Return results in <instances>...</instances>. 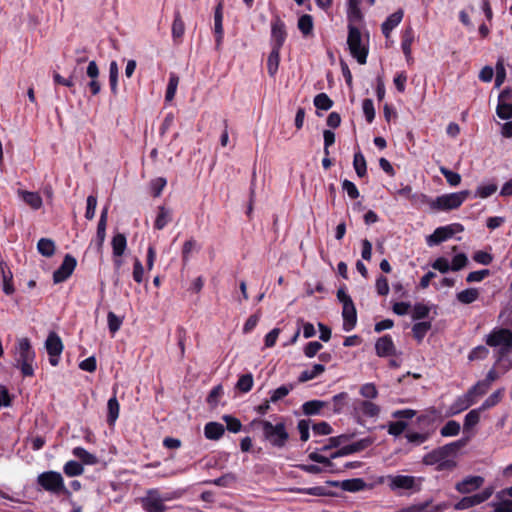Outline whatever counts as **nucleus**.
Listing matches in <instances>:
<instances>
[{
    "label": "nucleus",
    "instance_id": "nucleus-1",
    "mask_svg": "<svg viewBox=\"0 0 512 512\" xmlns=\"http://www.w3.org/2000/svg\"><path fill=\"white\" fill-rule=\"evenodd\" d=\"M499 318L506 327H495L485 337L488 346L497 348L498 353L512 352V310L503 311Z\"/></svg>",
    "mask_w": 512,
    "mask_h": 512
},
{
    "label": "nucleus",
    "instance_id": "nucleus-2",
    "mask_svg": "<svg viewBox=\"0 0 512 512\" xmlns=\"http://www.w3.org/2000/svg\"><path fill=\"white\" fill-rule=\"evenodd\" d=\"M461 446L460 442H453L439 447L423 457L425 465H436L438 471L452 470L456 467L454 456L458 448Z\"/></svg>",
    "mask_w": 512,
    "mask_h": 512
},
{
    "label": "nucleus",
    "instance_id": "nucleus-3",
    "mask_svg": "<svg viewBox=\"0 0 512 512\" xmlns=\"http://www.w3.org/2000/svg\"><path fill=\"white\" fill-rule=\"evenodd\" d=\"M487 393L486 384L476 383L465 394L457 397L449 408L450 415H456L475 404L480 397Z\"/></svg>",
    "mask_w": 512,
    "mask_h": 512
},
{
    "label": "nucleus",
    "instance_id": "nucleus-4",
    "mask_svg": "<svg viewBox=\"0 0 512 512\" xmlns=\"http://www.w3.org/2000/svg\"><path fill=\"white\" fill-rule=\"evenodd\" d=\"M35 360V352L33 351L30 341L27 338H21L16 346V366L21 369L24 376H32L34 374L33 363Z\"/></svg>",
    "mask_w": 512,
    "mask_h": 512
},
{
    "label": "nucleus",
    "instance_id": "nucleus-5",
    "mask_svg": "<svg viewBox=\"0 0 512 512\" xmlns=\"http://www.w3.org/2000/svg\"><path fill=\"white\" fill-rule=\"evenodd\" d=\"M386 484L390 490L402 494L405 492H418L421 488V479L410 475H388Z\"/></svg>",
    "mask_w": 512,
    "mask_h": 512
},
{
    "label": "nucleus",
    "instance_id": "nucleus-6",
    "mask_svg": "<svg viewBox=\"0 0 512 512\" xmlns=\"http://www.w3.org/2000/svg\"><path fill=\"white\" fill-rule=\"evenodd\" d=\"M262 426L264 437L269 443L278 448H282L285 446L289 434L286 431V427L284 423L272 424L269 421L262 420L259 422Z\"/></svg>",
    "mask_w": 512,
    "mask_h": 512
},
{
    "label": "nucleus",
    "instance_id": "nucleus-7",
    "mask_svg": "<svg viewBox=\"0 0 512 512\" xmlns=\"http://www.w3.org/2000/svg\"><path fill=\"white\" fill-rule=\"evenodd\" d=\"M347 44L351 55L359 64H365L368 55V48L362 40L361 33L354 25L349 24Z\"/></svg>",
    "mask_w": 512,
    "mask_h": 512
},
{
    "label": "nucleus",
    "instance_id": "nucleus-8",
    "mask_svg": "<svg viewBox=\"0 0 512 512\" xmlns=\"http://www.w3.org/2000/svg\"><path fill=\"white\" fill-rule=\"evenodd\" d=\"M470 192L468 190L444 194L438 196L430 204L431 208L437 210H452L460 207L462 203L467 199Z\"/></svg>",
    "mask_w": 512,
    "mask_h": 512
},
{
    "label": "nucleus",
    "instance_id": "nucleus-9",
    "mask_svg": "<svg viewBox=\"0 0 512 512\" xmlns=\"http://www.w3.org/2000/svg\"><path fill=\"white\" fill-rule=\"evenodd\" d=\"M37 482L43 489L54 494H62L68 492L64 485L63 477L59 472H43L38 476Z\"/></svg>",
    "mask_w": 512,
    "mask_h": 512
},
{
    "label": "nucleus",
    "instance_id": "nucleus-10",
    "mask_svg": "<svg viewBox=\"0 0 512 512\" xmlns=\"http://www.w3.org/2000/svg\"><path fill=\"white\" fill-rule=\"evenodd\" d=\"M461 231H463V227L460 224L438 227L431 235L426 238V242L429 246H434L451 238L455 233Z\"/></svg>",
    "mask_w": 512,
    "mask_h": 512
},
{
    "label": "nucleus",
    "instance_id": "nucleus-11",
    "mask_svg": "<svg viewBox=\"0 0 512 512\" xmlns=\"http://www.w3.org/2000/svg\"><path fill=\"white\" fill-rule=\"evenodd\" d=\"M45 347L49 354L50 364L52 366H57L59 363V357L63 351V343L60 337L56 333L51 332L45 341Z\"/></svg>",
    "mask_w": 512,
    "mask_h": 512
},
{
    "label": "nucleus",
    "instance_id": "nucleus-12",
    "mask_svg": "<svg viewBox=\"0 0 512 512\" xmlns=\"http://www.w3.org/2000/svg\"><path fill=\"white\" fill-rule=\"evenodd\" d=\"M353 413L357 418H373L379 415L380 407L369 400H356L353 403Z\"/></svg>",
    "mask_w": 512,
    "mask_h": 512
},
{
    "label": "nucleus",
    "instance_id": "nucleus-13",
    "mask_svg": "<svg viewBox=\"0 0 512 512\" xmlns=\"http://www.w3.org/2000/svg\"><path fill=\"white\" fill-rule=\"evenodd\" d=\"M491 495L492 491L490 489H485L480 493L463 497L459 502H457L454 505V509L460 511L479 505L484 501L488 500L491 497Z\"/></svg>",
    "mask_w": 512,
    "mask_h": 512
},
{
    "label": "nucleus",
    "instance_id": "nucleus-14",
    "mask_svg": "<svg viewBox=\"0 0 512 512\" xmlns=\"http://www.w3.org/2000/svg\"><path fill=\"white\" fill-rule=\"evenodd\" d=\"M76 264V259L73 256L67 254L64 257L61 266L53 274L54 282L61 283L65 281L67 278H69L70 275L73 273Z\"/></svg>",
    "mask_w": 512,
    "mask_h": 512
},
{
    "label": "nucleus",
    "instance_id": "nucleus-15",
    "mask_svg": "<svg viewBox=\"0 0 512 512\" xmlns=\"http://www.w3.org/2000/svg\"><path fill=\"white\" fill-rule=\"evenodd\" d=\"M373 443V440L371 438H363L359 441H356L350 445L343 446L338 451L331 454V458H337L341 456L350 455L356 452H360L367 447H369Z\"/></svg>",
    "mask_w": 512,
    "mask_h": 512
},
{
    "label": "nucleus",
    "instance_id": "nucleus-16",
    "mask_svg": "<svg viewBox=\"0 0 512 512\" xmlns=\"http://www.w3.org/2000/svg\"><path fill=\"white\" fill-rule=\"evenodd\" d=\"M484 479L481 476H468L455 486L462 494L471 493L482 486Z\"/></svg>",
    "mask_w": 512,
    "mask_h": 512
},
{
    "label": "nucleus",
    "instance_id": "nucleus-17",
    "mask_svg": "<svg viewBox=\"0 0 512 512\" xmlns=\"http://www.w3.org/2000/svg\"><path fill=\"white\" fill-rule=\"evenodd\" d=\"M376 354L379 357H388L395 354L396 349L392 338L389 335L380 337L375 343Z\"/></svg>",
    "mask_w": 512,
    "mask_h": 512
},
{
    "label": "nucleus",
    "instance_id": "nucleus-18",
    "mask_svg": "<svg viewBox=\"0 0 512 512\" xmlns=\"http://www.w3.org/2000/svg\"><path fill=\"white\" fill-rule=\"evenodd\" d=\"M143 507L147 512H164L166 507L156 492H149L143 499Z\"/></svg>",
    "mask_w": 512,
    "mask_h": 512
},
{
    "label": "nucleus",
    "instance_id": "nucleus-19",
    "mask_svg": "<svg viewBox=\"0 0 512 512\" xmlns=\"http://www.w3.org/2000/svg\"><path fill=\"white\" fill-rule=\"evenodd\" d=\"M223 2L219 1L214 13V32L216 36V45L219 47L223 40Z\"/></svg>",
    "mask_w": 512,
    "mask_h": 512
},
{
    "label": "nucleus",
    "instance_id": "nucleus-20",
    "mask_svg": "<svg viewBox=\"0 0 512 512\" xmlns=\"http://www.w3.org/2000/svg\"><path fill=\"white\" fill-rule=\"evenodd\" d=\"M271 35L272 48L281 49L286 38V32L285 26L280 20L274 21L272 23Z\"/></svg>",
    "mask_w": 512,
    "mask_h": 512
},
{
    "label": "nucleus",
    "instance_id": "nucleus-21",
    "mask_svg": "<svg viewBox=\"0 0 512 512\" xmlns=\"http://www.w3.org/2000/svg\"><path fill=\"white\" fill-rule=\"evenodd\" d=\"M86 74L91 81L88 83V86L93 95H97L101 90V85L98 81L99 76V68L95 61H90L88 67L86 69Z\"/></svg>",
    "mask_w": 512,
    "mask_h": 512
},
{
    "label": "nucleus",
    "instance_id": "nucleus-22",
    "mask_svg": "<svg viewBox=\"0 0 512 512\" xmlns=\"http://www.w3.org/2000/svg\"><path fill=\"white\" fill-rule=\"evenodd\" d=\"M342 316H343V329L345 331L352 330L355 327L356 321H357V315H356V309H355L354 303H350V304L348 303L343 306Z\"/></svg>",
    "mask_w": 512,
    "mask_h": 512
},
{
    "label": "nucleus",
    "instance_id": "nucleus-23",
    "mask_svg": "<svg viewBox=\"0 0 512 512\" xmlns=\"http://www.w3.org/2000/svg\"><path fill=\"white\" fill-rule=\"evenodd\" d=\"M18 195L32 209L38 210L42 207L43 201L37 192L19 190Z\"/></svg>",
    "mask_w": 512,
    "mask_h": 512
},
{
    "label": "nucleus",
    "instance_id": "nucleus-24",
    "mask_svg": "<svg viewBox=\"0 0 512 512\" xmlns=\"http://www.w3.org/2000/svg\"><path fill=\"white\" fill-rule=\"evenodd\" d=\"M403 18V11L401 9L397 10L393 14H391L382 24V32L385 37H389L391 31L399 25Z\"/></svg>",
    "mask_w": 512,
    "mask_h": 512
},
{
    "label": "nucleus",
    "instance_id": "nucleus-25",
    "mask_svg": "<svg viewBox=\"0 0 512 512\" xmlns=\"http://www.w3.org/2000/svg\"><path fill=\"white\" fill-rule=\"evenodd\" d=\"M414 40V34L411 28L405 30L402 38L401 48L405 55L406 61L411 64L413 62L412 57V43Z\"/></svg>",
    "mask_w": 512,
    "mask_h": 512
},
{
    "label": "nucleus",
    "instance_id": "nucleus-26",
    "mask_svg": "<svg viewBox=\"0 0 512 512\" xmlns=\"http://www.w3.org/2000/svg\"><path fill=\"white\" fill-rule=\"evenodd\" d=\"M496 113L501 119L512 118V103L508 102L506 95H499Z\"/></svg>",
    "mask_w": 512,
    "mask_h": 512
},
{
    "label": "nucleus",
    "instance_id": "nucleus-27",
    "mask_svg": "<svg viewBox=\"0 0 512 512\" xmlns=\"http://www.w3.org/2000/svg\"><path fill=\"white\" fill-rule=\"evenodd\" d=\"M360 3L361 0H348L347 17L351 25L360 22L362 19Z\"/></svg>",
    "mask_w": 512,
    "mask_h": 512
},
{
    "label": "nucleus",
    "instance_id": "nucleus-28",
    "mask_svg": "<svg viewBox=\"0 0 512 512\" xmlns=\"http://www.w3.org/2000/svg\"><path fill=\"white\" fill-rule=\"evenodd\" d=\"M111 245L113 256L122 257L127 247V240L125 235L122 233L115 234L112 238Z\"/></svg>",
    "mask_w": 512,
    "mask_h": 512
},
{
    "label": "nucleus",
    "instance_id": "nucleus-29",
    "mask_svg": "<svg viewBox=\"0 0 512 512\" xmlns=\"http://www.w3.org/2000/svg\"><path fill=\"white\" fill-rule=\"evenodd\" d=\"M224 433V427L217 422H209L204 427V434L207 439L217 440Z\"/></svg>",
    "mask_w": 512,
    "mask_h": 512
},
{
    "label": "nucleus",
    "instance_id": "nucleus-30",
    "mask_svg": "<svg viewBox=\"0 0 512 512\" xmlns=\"http://www.w3.org/2000/svg\"><path fill=\"white\" fill-rule=\"evenodd\" d=\"M324 371L325 366L323 364H314L311 369H307L301 372L298 380L301 383L310 381L320 376Z\"/></svg>",
    "mask_w": 512,
    "mask_h": 512
},
{
    "label": "nucleus",
    "instance_id": "nucleus-31",
    "mask_svg": "<svg viewBox=\"0 0 512 512\" xmlns=\"http://www.w3.org/2000/svg\"><path fill=\"white\" fill-rule=\"evenodd\" d=\"M107 422L110 426L114 425L119 417L120 405L116 396L111 397L107 403Z\"/></svg>",
    "mask_w": 512,
    "mask_h": 512
},
{
    "label": "nucleus",
    "instance_id": "nucleus-32",
    "mask_svg": "<svg viewBox=\"0 0 512 512\" xmlns=\"http://www.w3.org/2000/svg\"><path fill=\"white\" fill-rule=\"evenodd\" d=\"M171 221V211L164 206L158 208V214L154 222L157 230H162Z\"/></svg>",
    "mask_w": 512,
    "mask_h": 512
},
{
    "label": "nucleus",
    "instance_id": "nucleus-33",
    "mask_svg": "<svg viewBox=\"0 0 512 512\" xmlns=\"http://www.w3.org/2000/svg\"><path fill=\"white\" fill-rule=\"evenodd\" d=\"M456 298L462 304H471L479 298V290L477 288L465 289L457 293Z\"/></svg>",
    "mask_w": 512,
    "mask_h": 512
},
{
    "label": "nucleus",
    "instance_id": "nucleus-34",
    "mask_svg": "<svg viewBox=\"0 0 512 512\" xmlns=\"http://www.w3.org/2000/svg\"><path fill=\"white\" fill-rule=\"evenodd\" d=\"M280 62V49L272 48L268 59H267V69L270 76H275L278 71Z\"/></svg>",
    "mask_w": 512,
    "mask_h": 512
},
{
    "label": "nucleus",
    "instance_id": "nucleus-35",
    "mask_svg": "<svg viewBox=\"0 0 512 512\" xmlns=\"http://www.w3.org/2000/svg\"><path fill=\"white\" fill-rule=\"evenodd\" d=\"M37 250L41 255L51 257L55 253V243L49 238H41L37 243Z\"/></svg>",
    "mask_w": 512,
    "mask_h": 512
},
{
    "label": "nucleus",
    "instance_id": "nucleus-36",
    "mask_svg": "<svg viewBox=\"0 0 512 512\" xmlns=\"http://www.w3.org/2000/svg\"><path fill=\"white\" fill-rule=\"evenodd\" d=\"M326 406V402L320 400L307 401L302 405V411L305 415H317L321 409Z\"/></svg>",
    "mask_w": 512,
    "mask_h": 512
},
{
    "label": "nucleus",
    "instance_id": "nucleus-37",
    "mask_svg": "<svg viewBox=\"0 0 512 512\" xmlns=\"http://www.w3.org/2000/svg\"><path fill=\"white\" fill-rule=\"evenodd\" d=\"M309 459L314 461V462H317V463H321L324 465V469L328 472H336V471H339L338 469H336L334 467V464L332 463V459L331 456L328 458V457H325L321 454H319L318 452H311L309 455H308Z\"/></svg>",
    "mask_w": 512,
    "mask_h": 512
},
{
    "label": "nucleus",
    "instance_id": "nucleus-38",
    "mask_svg": "<svg viewBox=\"0 0 512 512\" xmlns=\"http://www.w3.org/2000/svg\"><path fill=\"white\" fill-rule=\"evenodd\" d=\"M511 353H498L495 367L500 371L501 374L506 373L512 368V357Z\"/></svg>",
    "mask_w": 512,
    "mask_h": 512
},
{
    "label": "nucleus",
    "instance_id": "nucleus-39",
    "mask_svg": "<svg viewBox=\"0 0 512 512\" xmlns=\"http://www.w3.org/2000/svg\"><path fill=\"white\" fill-rule=\"evenodd\" d=\"M72 454L80 459L84 464L93 465L97 463V457L82 447H75Z\"/></svg>",
    "mask_w": 512,
    "mask_h": 512
},
{
    "label": "nucleus",
    "instance_id": "nucleus-40",
    "mask_svg": "<svg viewBox=\"0 0 512 512\" xmlns=\"http://www.w3.org/2000/svg\"><path fill=\"white\" fill-rule=\"evenodd\" d=\"M341 487L345 491L349 492H358L364 490L367 487V484L364 480L360 478L344 480L341 484Z\"/></svg>",
    "mask_w": 512,
    "mask_h": 512
},
{
    "label": "nucleus",
    "instance_id": "nucleus-41",
    "mask_svg": "<svg viewBox=\"0 0 512 512\" xmlns=\"http://www.w3.org/2000/svg\"><path fill=\"white\" fill-rule=\"evenodd\" d=\"M6 266L0 264V269L2 272V290L6 295H11L14 293V287L12 284V273L10 271H5Z\"/></svg>",
    "mask_w": 512,
    "mask_h": 512
},
{
    "label": "nucleus",
    "instance_id": "nucleus-42",
    "mask_svg": "<svg viewBox=\"0 0 512 512\" xmlns=\"http://www.w3.org/2000/svg\"><path fill=\"white\" fill-rule=\"evenodd\" d=\"M481 409L476 408L469 411L464 418V430L468 431L476 426L480 421Z\"/></svg>",
    "mask_w": 512,
    "mask_h": 512
},
{
    "label": "nucleus",
    "instance_id": "nucleus-43",
    "mask_svg": "<svg viewBox=\"0 0 512 512\" xmlns=\"http://www.w3.org/2000/svg\"><path fill=\"white\" fill-rule=\"evenodd\" d=\"M353 166L356 171V174L359 177H364L366 175V172H367L366 160H365L364 155L360 151H358L354 154Z\"/></svg>",
    "mask_w": 512,
    "mask_h": 512
},
{
    "label": "nucleus",
    "instance_id": "nucleus-44",
    "mask_svg": "<svg viewBox=\"0 0 512 512\" xmlns=\"http://www.w3.org/2000/svg\"><path fill=\"white\" fill-rule=\"evenodd\" d=\"M63 471L67 476L74 477L83 474L84 467L81 463L74 460H70L66 462V464L64 465Z\"/></svg>",
    "mask_w": 512,
    "mask_h": 512
},
{
    "label": "nucleus",
    "instance_id": "nucleus-45",
    "mask_svg": "<svg viewBox=\"0 0 512 512\" xmlns=\"http://www.w3.org/2000/svg\"><path fill=\"white\" fill-rule=\"evenodd\" d=\"M349 400V396L346 392H341L336 394L332 398L333 412L339 414L343 411L345 406L347 405Z\"/></svg>",
    "mask_w": 512,
    "mask_h": 512
},
{
    "label": "nucleus",
    "instance_id": "nucleus-46",
    "mask_svg": "<svg viewBox=\"0 0 512 512\" xmlns=\"http://www.w3.org/2000/svg\"><path fill=\"white\" fill-rule=\"evenodd\" d=\"M178 84L179 77L175 73H171L165 94V100L167 102H171L174 99Z\"/></svg>",
    "mask_w": 512,
    "mask_h": 512
},
{
    "label": "nucleus",
    "instance_id": "nucleus-47",
    "mask_svg": "<svg viewBox=\"0 0 512 512\" xmlns=\"http://www.w3.org/2000/svg\"><path fill=\"white\" fill-rule=\"evenodd\" d=\"M461 426L459 422L455 420L448 421L440 430V434L443 437H452L459 434Z\"/></svg>",
    "mask_w": 512,
    "mask_h": 512
},
{
    "label": "nucleus",
    "instance_id": "nucleus-48",
    "mask_svg": "<svg viewBox=\"0 0 512 512\" xmlns=\"http://www.w3.org/2000/svg\"><path fill=\"white\" fill-rule=\"evenodd\" d=\"M502 395L503 390L495 391L478 408L481 409V411H485L496 406L501 401Z\"/></svg>",
    "mask_w": 512,
    "mask_h": 512
},
{
    "label": "nucleus",
    "instance_id": "nucleus-49",
    "mask_svg": "<svg viewBox=\"0 0 512 512\" xmlns=\"http://www.w3.org/2000/svg\"><path fill=\"white\" fill-rule=\"evenodd\" d=\"M118 65L116 61H112L109 66V82L111 92L116 95L118 92L117 83H118Z\"/></svg>",
    "mask_w": 512,
    "mask_h": 512
},
{
    "label": "nucleus",
    "instance_id": "nucleus-50",
    "mask_svg": "<svg viewBox=\"0 0 512 512\" xmlns=\"http://www.w3.org/2000/svg\"><path fill=\"white\" fill-rule=\"evenodd\" d=\"M497 191V185L494 183L481 184L477 187L475 197L488 198Z\"/></svg>",
    "mask_w": 512,
    "mask_h": 512
},
{
    "label": "nucleus",
    "instance_id": "nucleus-51",
    "mask_svg": "<svg viewBox=\"0 0 512 512\" xmlns=\"http://www.w3.org/2000/svg\"><path fill=\"white\" fill-rule=\"evenodd\" d=\"M495 86L499 88L505 81L506 78V69H505V63L503 58H499L496 62L495 66Z\"/></svg>",
    "mask_w": 512,
    "mask_h": 512
},
{
    "label": "nucleus",
    "instance_id": "nucleus-52",
    "mask_svg": "<svg viewBox=\"0 0 512 512\" xmlns=\"http://www.w3.org/2000/svg\"><path fill=\"white\" fill-rule=\"evenodd\" d=\"M439 170L450 186L455 187L461 183V175L459 173L453 172L444 166H440Z\"/></svg>",
    "mask_w": 512,
    "mask_h": 512
},
{
    "label": "nucleus",
    "instance_id": "nucleus-53",
    "mask_svg": "<svg viewBox=\"0 0 512 512\" xmlns=\"http://www.w3.org/2000/svg\"><path fill=\"white\" fill-rule=\"evenodd\" d=\"M292 384L282 385L271 392L270 401L277 402L286 397L293 390Z\"/></svg>",
    "mask_w": 512,
    "mask_h": 512
},
{
    "label": "nucleus",
    "instance_id": "nucleus-54",
    "mask_svg": "<svg viewBox=\"0 0 512 512\" xmlns=\"http://www.w3.org/2000/svg\"><path fill=\"white\" fill-rule=\"evenodd\" d=\"M185 32V25L179 13L175 15L172 24V36L174 39L181 38Z\"/></svg>",
    "mask_w": 512,
    "mask_h": 512
},
{
    "label": "nucleus",
    "instance_id": "nucleus-55",
    "mask_svg": "<svg viewBox=\"0 0 512 512\" xmlns=\"http://www.w3.org/2000/svg\"><path fill=\"white\" fill-rule=\"evenodd\" d=\"M298 28L304 35H309L313 29V19L310 15H303L298 20Z\"/></svg>",
    "mask_w": 512,
    "mask_h": 512
},
{
    "label": "nucleus",
    "instance_id": "nucleus-56",
    "mask_svg": "<svg viewBox=\"0 0 512 512\" xmlns=\"http://www.w3.org/2000/svg\"><path fill=\"white\" fill-rule=\"evenodd\" d=\"M332 104V100L325 93H320L314 98V105L318 109L328 110L332 107Z\"/></svg>",
    "mask_w": 512,
    "mask_h": 512
},
{
    "label": "nucleus",
    "instance_id": "nucleus-57",
    "mask_svg": "<svg viewBox=\"0 0 512 512\" xmlns=\"http://www.w3.org/2000/svg\"><path fill=\"white\" fill-rule=\"evenodd\" d=\"M359 393L366 399H375L378 396V390L373 383H366L362 385Z\"/></svg>",
    "mask_w": 512,
    "mask_h": 512
},
{
    "label": "nucleus",
    "instance_id": "nucleus-58",
    "mask_svg": "<svg viewBox=\"0 0 512 512\" xmlns=\"http://www.w3.org/2000/svg\"><path fill=\"white\" fill-rule=\"evenodd\" d=\"M198 249L197 241L193 238L187 240L183 244L182 258L184 262H187L190 258V254Z\"/></svg>",
    "mask_w": 512,
    "mask_h": 512
},
{
    "label": "nucleus",
    "instance_id": "nucleus-59",
    "mask_svg": "<svg viewBox=\"0 0 512 512\" xmlns=\"http://www.w3.org/2000/svg\"><path fill=\"white\" fill-rule=\"evenodd\" d=\"M498 501L493 503L495 512H512V500L509 498H497Z\"/></svg>",
    "mask_w": 512,
    "mask_h": 512
},
{
    "label": "nucleus",
    "instance_id": "nucleus-60",
    "mask_svg": "<svg viewBox=\"0 0 512 512\" xmlns=\"http://www.w3.org/2000/svg\"><path fill=\"white\" fill-rule=\"evenodd\" d=\"M253 386V376L251 374L242 375L238 382L237 388L242 392H249Z\"/></svg>",
    "mask_w": 512,
    "mask_h": 512
},
{
    "label": "nucleus",
    "instance_id": "nucleus-61",
    "mask_svg": "<svg viewBox=\"0 0 512 512\" xmlns=\"http://www.w3.org/2000/svg\"><path fill=\"white\" fill-rule=\"evenodd\" d=\"M107 321L108 328L112 334H115L122 325V319L111 311L107 315Z\"/></svg>",
    "mask_w": 512,
    "mask_h": 512
},
{
    "label": "nucleus",
    "instance_id": "nucleus-62",
    "mask_svg": "<svg viewBox=\"0 0 512 512\" xmlns=\"http://www.w3.org/2000/svg\"><path fill=\"white\" fill-rule=\"evenodd\" d=\"M363 113L366 120L371 123L375 118L374 104L371 99H365L362 103Z\"/></svg>",
    "mask_w": 512,
    "mask_h": 512
},
{
    "label": "nucleus",
    "instance_id": "nucleus-63",
    "mask_svg": "<svg viewBox=\"0 0 512 512\" xmlns=\"http://www.w3.org/2000/svg\"><path fill=\"white\" fill-rule=\"evenodd\" d=\"M430 328H431V325L429 322H419V323L414 324L412 331H413L414 336L418 340H421Z\"/></svg>",
    "mask_w": 512,
    "mask_h": 512
},
{
    "label": "nucleus",
    "instance_id": "nucleus-64",
    "mask_svg": "<svg viewBox=\"0 0 512 512\" xmlns=\"http://www.w3.org/2000/svg\"><path fill=\"white\" fill-rule=\"evenodd\" d=\"M407 424L403 421L391 422L388 424L387 431L390 435L399 436L406 429Z\"/></svg>",
    "mask_w": 512,
    "mask_h": 512
}]
</instances>
